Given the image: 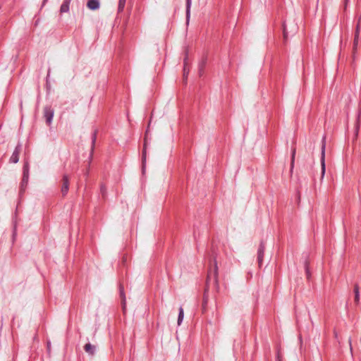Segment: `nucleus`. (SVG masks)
Returning <instances> with one entry per match:
<instances>
[{"label":"nucleus","mask_w":361,"mask_h":361,"mask_svg":"<svg viewBox=\"0 0 361 361\" xmlns=\"http://www.w3.org/2000/svg\"><path fill=\"white\" fill-rule=\"evenodd\" d=\"M184 317V311L183 307L179 308V314H178V325L180 326L181 324V322Z\"/></svg>","instance_id":"obj_11"},{"label":"nucleus","mask_w":361,"mask_h":361,"mask_svg":"<svg viewBox=\"0 0 361 361\" xmlns=\"http://www.w3.org/2000/svg\"><path fill=\"white\" fill-rule=\"evenodd\" d=\"M84 350L89 355H94L96 350V346L91 343H87L84 346Z\"/></svg>","instance_id":"obj_7"},{"label":"nucleus","mask_w":361,"mask_h":361,"mask_svg":"<svg viewBox=\"0 0 361 361\" xmlns=\"http://www.w3.org/2000/svg\"><path fill=\"white\" fill-rule=\"evenodd\" d=\"M71 0H64L61 6V8H60V11L61 13H66L69 10V5H70V3H71Z\"/></svg>","instance_id":"obj_9"},{"label":"nucleus","mask_w":361,"mask_h":361,"mask_svg":"<svg viewBox=\"0 0 361 361\" xmlns=\"http://www.w3.org/2000/svg\"><path fill=\"white\" fill-rule=\"evenodd\" d=\"M188 74V70H187L186 67H184L183 70V75L185 78H186L187 75Z\"/></svg>","instance_id":"obj_22"},{"label":"nucleus","mask_w":361,"mask_h":361,"mask_svg":"<svg viewBox=\"0 0 361 361\" xmlns=\"http://www.w3.org/2000/svg\"><path fill=\"white\" fill-rule=\"evenodd\" d=\"M295 155V149H293V150L292 152V157H291V167L293 166Z\"/></svg>","instance_id":"obj_19"},{"label":"nucleus","mask_w":361,"mask_h":361,"mask_svg":"<svg viewBox=\"0 0 361 361\" xmlns=\"http://www.w3.org/2000/svg\"><path fill=\"white\" fill-rule=\"evenodd\" d=\"M264 252V245L261 244L258 250V263L261 266L263 259V255Z\"/></svg>","instance_id":"obj_8"},{"label":"nucleus","mask_w":361,"mask_h":361,"mask_svg":"<svg viewBox=\"0 0 361 361\" xmlns=\"http://www.w3.org/2000/svg\"><path fill=\"white\" fill-rule=\"evenodd\" d=\"M20 152H21V145H18L14 152H13V154L11 155V158H10V161L11 163H17L19 160V155L20 154Z\"/></svg>","instance_id":"obj_3"},{"label":"nucleus","mask_w":361,"mask_h":361,"mask_svg":"<svg viewBox=\"0 0 361 361\" xmlns=\"http://www.w3.org/2000/svg\"><path fill=\"white\" fill-rule=\"evenodd\" d=\"M28 178H29V168H28V164H25L23 167V180H22V183H21L22 188L27 185V181H28Z\"/></svg>","instance_id":"obj_5"},{"label":"nucleus","mask_w":361,"mask_h":361,"mask_svg":"<svg viewBox=\"0 0 361 361\" xmlns=\"http://www.w3.org/2000/svg\"><path fill=\"white\" fill-rule=\"evenodd\" d=\"M146 154H147V142L145 140V143H144L143 150H142V164H143V165L145 164Z\"/></svg>","instance_id":"obj_12"},{"label":"nucleus","mask_w":361,"mask_h":361,"mask_svg":"<svg viewBox=\"0 0 361 361\" xmlns=\"http://www.w3.org/2000/svg\"><path fill=\"white\" fill-rule=\"evenodd\" d=\"M87 6L90 10H97L99 7V2L98 0H89Z\"/></svg>","instance_id":"obj_6"},{"label":"nucleus","mask_w":361,"mask_h":361,"mask_svg":"<svg viewBox=\"0 0 361 361\" xmlns=\"http://www.w3.org/2000/svg\"><path fill=\"white\" fill-rule=\"evenodd\" d=\"M359 35H355L354 43H353V49L355 50L357 48L358 44Z\"/></svg>","instance_id":"obj_14"},{"label":"nucleus","mask_w":361,"mask_h":361,"mask_svg":"<svg viewBox=\"0 0 361 361\" xmlns=\"http://www.w3.org/2000/svg\"><path fill=\"white\" fill-rule=\"evenodd\" d=\"M69 188V179L67 176H63L62 179L61 193L63 196H65Z\"/></svg>","instance_id":"obj_4"},{"label":"nucleus","mask_w":361,"mask_h":361,"mask_svg":"<svg viewBox=\"0 0 361 361\" xmlns=\"http://www.w3.org/2000/svg\"><path fill=\"white\" fill-rule=\"evenodd\" d=\"M44 116L46 119L47 123L50 125L54 116L53 109H51V107H45L44 109Z\"/></svg>","instance_id":"obj_2"},{"label":"nucleus","mask_w":361,"mask_h":361,"mask_svg":"<svg viewBox=\"0 0 361 361\" xmlns=\"http://www.w3.org/2000/svg\"><path fill=\"white\" fill-rule=\"evenodd\" d=\"M121 297L122 298L123 308L124 310L126 307V302H125V297H124L123 291L122 289H121Z\"/></svg>","instance_id":"obj_17"},{"label":"nucleus","mask_w":361,"mask_h":361,"mask_svg":"<svg viewBox=\"0 0 361 361\" xmlns=\"http://www.w3.org/2000/svg\"><path fill=\"white\" fill-rule=\"evenodd\" d=\"M360 18L358 20V23H357V25L356 26V30H355V35H359V32H360Z\"/></svg>","instance_id":"obj_21"},{"label":"nucleus","mask_w":361,"mask_h":361,"mask_svg":"<svg viewBox=\"0 0 361 361\" xmlns=\"http://www.w3.org/2000/svg\"><path fill=\"white\" fill-rule=\"evenodd\" d=\"M47 348H48V350H50V343H48V344H47Z\"/></svg>","instance_id":"obj_25"},{"label":"nucleus","mask_w":361,"mask_h":361,"mask_svg":"<svg viewBox=\"0 0 361 361\" xmlns=\"http://www.w3.org/2000/svg\"><path fill=\"white\" fill-rule=\"evenodd\" d=\"M283 39L284 40H286L288 38V32L286 27V25H283Z\"/></svg>","instance_id":"obj_16"},{"label":"nucleus","mask_w":361,"mask_h":361,"mask_svg":"<svg viewBox=\"0 0 361 361\" xmlns=\"http://www.w3.org/2000/svg\"><path fill=\"white\" fill-rule=\"evenodd\" d=\"M354 293H355V302L357 305L360 301V295H359V286L357 284H355L354 286Z\"/></svg>","instance_id":"obj_10"},{"label":"nucleus","mask_w":361,"mask_h":361,"mask_svg":"<svg viewBox=\"0 0 361 361\" xmlns=\"http://www.w3.org/2000/svg\"><path fill=\"white\" fill-rule=\"evenodd\" d=\"M277 361H282L281 356L279 351H278V353H277Z\"/></svg>","instance_id":"obj_23"},{"label":"nucleus","mask_w":361,"mask_h":361,"mask_svg":"<svg viewBox=\"0 0 361 361\" xmlns=\"http://www.w3.org/2000/svg\"><path fill=\"white\" fill-rule=\"evenodd\" d=\"M126 1V0H119L118 7V12L123 11V10L125 7Z\"/></svg>","instance_id":"obj_13"},{"label":"nucleus","mask_w":361,"mask_h":361,"mask_svg":"<svg viewBox=\"0 0 361 361\" xmlns=\"http://www.w3.org/2000/svg\"><path fill=\"white\" fill-rule=\"evenodd\" d=\"M190 6H191V0H187V16L188 17L189 16Z\"/></svg>","instance_id":"obj_18"},{"label":"nucleus","mask_w":361,"mask_h":361,"mask_svg":"<svg viewBox=\"0 0 361 361\" xmlns=\"http://www.w3.org/2000/svg\"><path fill=\"white\" fill-rule=\"evenodd\" d=\"M321 166H322V174H321V180H322L325 175V142L324 139L322 140V156H321Z\"/></svg>","instance_id":"obj_1"},{"label":"nucleus","mask_w":361,"mask_h":361,"mask_svg":"<svg viewBox=\"0 0 361 361\" xmlns=\"http://www.w3.org/2000/svg\"><path fill=\"white\" fill-rule=\"evenodd\" d=\"M305 270H306V274H307V278H310V273L309 268H308V262L307 261L305 262Z\"/></svg>","instance_id":"obj_20"},{"label":"nucleus","mask_w":361,"mask_h":361,"mask_svg":"<svg viewBox=\"0 0 361 361\" xmlns=\"http://www.w3.org/2000/svg\"><path fill=\"white\" fill-rule=\"evenodd\" d=\"M217 271H218V267H217L216 262L214 261V276L215 280H216V278H217Z\"/></svg>","instance_id":"obj_15"},{"label":"nucleus","mask_w":361,"mask_h":361,"mask_svg":"<svg viewBox=\"0 0 361 361\" xmlns=\"http://www.w3.org/2000/svg\"><path fill=\"white\" fill-rule=\"evenodd\" d=\"M348 343H349V345H350V352L352 353L353 352V348H352L351 338H350L348 339Z\"/></svg>","instance_id":"obj_24"}]
</instances>
